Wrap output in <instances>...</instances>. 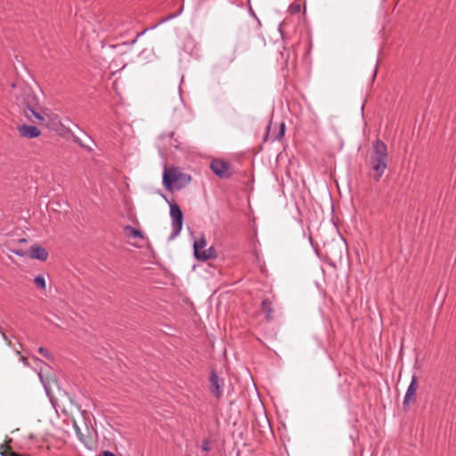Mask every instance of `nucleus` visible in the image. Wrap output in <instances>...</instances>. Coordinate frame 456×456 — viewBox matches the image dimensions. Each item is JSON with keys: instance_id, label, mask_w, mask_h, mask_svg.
<instances>
[{"instance_id": "24", "label": "nucleus", "mask_w": 456, "mask_h": 456, "mask_svg": "<svg viewBox=\"0 0 456 456\" xmlns=\"http://www.w3.org/2000/svg\"><path fill=\"white\" fill-rule=\"evenodd\" d=\"M103 456H116V455L113 452H111L105 451L103 452Z\"/></svg>"}, {"instance_id": "10", "label": "nucleus", "mask_w": 456, "mask_h": 456, "mask_svg": "<svg viewBox=\"0 0 456 456\" xmlns=\"http://www.w3.org/2000/svg\"><path fill=\"white\" fill-rule=\"evenodd\" d=\"M216 251L213 246L202 250L200 256H197V259L200 261H207L216 257Z\"/></svg>"}, {"instance_id": "7", "label": "nucleus", "mask_w": 456, "mask_h": 456, "mask_svg": "<svg viewBox=\"0 0 456 456\" xmlns=\"http://www.w3.org/2000/svg\"><path fill=\"white\" fill-rule=\"evenodd\" d=\"M417 388L418 379L415 376H413L404 395L403 406H409L411 403L415 402V395Z\"/></svg>"}, {"instance_id": "19", "label": "nucleus", "mask_w": 456, "mask_h": 456, "mask_svg": "<svg viewBox=\"0 0 456 456\" xmlns=\"http://www.w3.org/2000/svg\"><path fill=\"white\" fill-rule=\"evenodd\" d=\"M38 352L45 357L46 358H51V354L49 353V351L47 349H45V347H39L38 348Z\"/></svg>"}, {"instance_id": "8", "label": "nucleus", "mask_w": 456, "mask_h": 456, "mask_svg": "<svg viewBox=\"0 0 456 456\" xmlns=\"http://www.w3.org/2000/svg\"><path fill=\"white\" fill-rule=\"evenodd\" d=\"M210 387L212 393L216 398H220L223 395V381L218 378L217 374L214 371L210 375Z\"/></svg>"}, {"instance_id": "14", "label": "nucleus", "mask_w": 456, "mask_h": 456, "mask_svg": "<svg viewBox=\"0 0 456 456\" xmlns=\"http://www.w3.org/2000/svg\"><path fill=\"white\" fill-rule=\"evenodd\" d=\"M262 308L266 314V318L268 320L272 319V307H271V302L269 300H263L262 301Z\"/></svg>"}, {"instance_id": "25", "label": "nucleus", "mask_w": 456, "mask_h": 456, "mask_svg": "<svg viewBox=\"0 0 456 456\" xmlns=\"http://www.w3.org/2000/svg\"><path fill=\"white\" fill-rule=\"evenodd\" d=\"M299 8H300L299 5H297L296 7H294V10L298 11Z\"/></svg>"}, {"instance_id": "9", "label": "nucleus", "mask_w": 456, "mask_h": 456, "mask_svg": "<svg viewBox=\"0 0 456 456\" xmlns=\"http://www.w3.org/2000/svg\"><path fill=\"white\" fill-rule=\"evenodd\" d=\"M28 252L31 258L38 259L41 261L46 260L48 256L47 250L37 244L32 245L29 248Z\"/></svg>"}, {"instance_id": "12", "label": "nucleus", "mask_w": 456, "mask_h": 456, "mask_svg": "<svg viewBox=\"0 0 456 456\" xmlns=\"http://www.w3.org/2000/svg\"><path fill=\"white\" fill-rule=\"evenodd\" d=\"M183 2H184V0H183V4H182L181 7L177 10V12H174V13H170V14H169V15H167V17L162 18V19H161V20H159V21L155 26H153L151 28H157L159 25L164 24V23H166V22H167V21H169V20H173V19H175V18L179 17V16L183 13V9H184V7H183Z\"/></svg>"}, {"instance_id": "6", "label": "nucleus", "mask_w": 456, "mask_h": 456, "mask_svg": "<svg viewBox=\"0 0 456 456\" xmlns=\"http://www.w3.org/2000/svg\"><path fill=\"white\" fill-rule=\"evenodd\" d=\"M17 130L20 136L28 139L37 138L40 135V130L31 125H20L17 126Z\"/></svg>"}, {"instance_id": "20", "label": "nucleus", "mask_w": 456, "mask_h": 456, "mask_svg": "<svg viewBox=\"0 0 456 456\" xmlns=\"http://www.w3.org/2000/svg\"><path fill=\"white\" fill-rule=\"evenodd\" d=\"M0 334H1L2 338H3V339L6 342V344L9 346H11L12 342H11L10 338L4 333L1 326H0Z\"/></svg>"}, {"instance_id": "22", "label": "nucleus", "mask_w": 456, "mask_h": 456, "mask_svg": "<svg viewBox=\"0 0 456 456\" xmlns=\"http://www.w3.org/2000/svg\"><path fill=\"white\" fill-rule=\"evenodd\" d=\"M20 361L23 363V365H25V366H28L29 365L28 364V359L26 357L21 356L20 357Z\"/></svg>"}, {"instance_id": "4", "label": "nucleus", "mask_w": 456, "mask_h": 456, "mask_svg": "<svg viewBox=\"0 0 456 456\" xmlns=\"http://www.w3.org/2000/svg\"><path fill=\"white\" fill-rule=\"evenodd\" d=\"M164 199L169 203L170 207V217L172 221V232L169 236L170 240L175 239L182 231L183 223V215L180 207L175 203H170L167 199L164 196Z\"/></svg>"}, {"instance_id": "26", "label": "nucleus", "mask_w": 456, "mask_h": 456, "mask_svg": "<svg viewBox=\"0 0 456 456\" xmlns=\"http://www.w3.org/2000/svg\"><path fill=\"white\" fill-rule=\"evenodd\" d=\"M15 354H16L17 355H20V351H19V350H15Z\"/></svg>"}, {"instance_id": "1", "label": "nucleus", "mask_w": 456, "mask_h": 456, "mask_svg": "<svg viewBox=\"0 0 456 456\" xmlns=\"http://www.w3.org/2000/svg\"><path fill=\"white\" fill-rule=\"evenodd\" d=\"M388 152L387 145L381 140H376L373 143V151L370 156V166L372 171V178L375 181L384 175L387 167Z\"/></svg>"}, {"instance_id": "11", "label": "nucleus", "mask_w": 456, "mask_h": 456, "mask_svg": "<svg viewBox=\"0 0 456 456\" xmlns=\"http://www.w3.org/2000/svg\"><path fill=\"white\" fill-rule=\"evenodd\" d=\"M207 243L206 239L202 235L198 240L193 242V254L195 258L197 259V256H200L203 249H205Z\"/></svg>"}, {"instance_id": "21", "label": "nucleus", "mask_w": 456, "mask_h": 456, "mask_svg": "<svg viewBox=\"0 0 456 456\" xmlns=\"http://www.w3.org/2000/svg\"><path fill=\"white\" fill-rule=\"evenodd\" d=\"M74 428H75V430H76L77 436L79 437L80 441H83L82 434H81L80 428H79L76 424L74 425Z\"/></svg>"}, {"instance_id": "2", "label": "nucleus", "mask_w": 456, "mask_h": 456, "mask_svg": "<svg viewBox=\"0 0 456 456\" xmlns=\"http://www.w3.org/2000/svg\"><path fill=\"white\" fill-rule=\"evenodd\" d=\"M23 103V114L28 121L34 122L33 118H35L39 125L45 124L46 119L40 111L37 98L31 91L25 92Z\"/></svg>"}, {"instance_id": "23", "label": "nucleus", "mask_w": 456, "mask_h": 456, "mask_svg": "<svg viewBox=\"0 0 456 456\" xmlns=\"http://www.w3.org/2000/svg\"><path fill=\"white\" fill-rule=\"evenodd\" d=\"M37 375H38V377H39V379H40V381L42 382V384H43V385H44V387H45V382H44V379H43V375H42L41 370H39V371L37 372Z\"/></svg>"}, {"instance_id": "5", "label": "nucleus", "mask_w": 456, "mask_h": 456, "mask_svg": "<svg viewBox=\"0 0 456 456\" xmlns=\"http://www.w3.org/2000/svg\"><path fill=\"white\" fill-rule=\"evenodd\" d=\"M210 168L219 178L225 179L232 175L230 165L226 161L213 159L210 164Z\"/></svg>"}, {"instance_id": "17", "label": "nucleus", "mask_w": 456, "mask_h": 456, "mask_svg": "<svg viewBox=\"0 0 456 456\" xmlns=\"http://www.w3.org/2000/svg\"><path fill=\"white\" fill-rule=\"evenodd\" d=\"M11 450V447L6 444H3L0 445V455L1 456H10L11 452L9 453V451Z\"/></svg>"}, {"instance_id": "3", "label": "nucleus", "mask_w": 456, "mask_h": 456, "mask_svg": "<svg viewBox=\"0 0 456 456\" xmlns=\"http://www.w3.org/2000/svg\"><path fill=\"white\" fill-rule=\"evenodd\" d=\"M190 181L191 176L187 174L182 173L176 167H170L169 169L165 167L164 169L162 182L164 187L167 191H172L173 189H182L187 185Z\"/></svg>"}, {"instance_id": "18", "label": "nucleus", "mask_w": 456, "mask_h": 456, "mask_svg": "<svg viewBox=\"0 0 456 456\" xmlns=\"http://www.w3.org/2000/svg\"><path fill=\"white\" fill-rule=\"evenodd\" d=\"M210 440L208 438H206L202 441L201 449L204 452H208L210 450Z\"/></svg>"}, {"instance_id": "13", "label": "nucleus", "mask_w": 456, "mask_h": 456, "mask_svg": "<svg viewBox=\"0 0 456 456\" xmlns=\"http://www.w3.org/2000/svg\"><path fill=\"white\" fill-rule=\"evenodd\" d=\"M126 236L133 238H143V234L140 230L134 229L130 225H126L124 228Z\"/></svg>"}, {"instance_id": "16", "label": "nucleus", "mask_w": 456, "mask_h": 456, "mask_svg": "<svg viewBox=\"0 0 456 456\" xmlns=\"http://www.w3.org/2000/svg\"><path fill=\"white\" fill-rule=\"evenodd\" d=\"M279 128L280 129H279L278 134L273 139V141L281 140L285 134V125L283 123H281L279 125Z\"/></svg>"}, {"instance_id": "15", "label": "nucleus", "mask_w": 456, "mask_h": 456, "mask_svg": "<svg viewBox=\"0 0 456 456\" xmlns=\"http://www.w3.org/2000/svg\"><path fill=\"white\" fill-rule=\"evenodd\" d=\"M34 282L35 284L37 285V287H38L39 289H45V279L43 275L39 274L37 275L35 280H34Z\"/></svg>"}]
</instances>
